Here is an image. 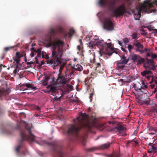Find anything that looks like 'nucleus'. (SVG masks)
I'll list each match as a JSON object with an SVG mask.
<instances>
[{"label":"nucleus","mask_w":157,"mask_h":157,"mask_svg":"<svg viewBox=\"0 0 157 157\" xmlns=\"http://www.w3.org/2000/svg\"><path fill=\"white\" fill-rule=\"evenodd\" d=\"M49 45L52 48V56L53 59L49 60L48 63L53 64L54 67L59 66V73L62 74V70L64 67L65 63L64 60L61 59L63 52V48L64 45L63 41L59 39H55L50 41Z\"/></svg>","instance_id":"nucleus-1"},{"label":"nucleus","mask_w":157,"mask_h":157,"mask_svg":"<svg viewBox=\"0 0 157 157\" xmlns=\"http://www.w3.org/2000/svg\"><path fill=\"white\" fill-rule=\"evenodd\" d=\"M75 125L72 124L68 127L67 133L69 136L78 138L79 133L82 129L86 132H90L94 124L91 122L88 115L85 113H81L76 119H74Z\"/></svg>","instance_id":"nucleus-2"},{"label":"nucleus","mask_w":157,"mask_h":157,"mask_svg":"<svg viewBox=\"0 0 157 157\" xmlns=\"http://www.w3.org/2000/svg\"><path fill=\"white\" fill-rule=\"evenodd\" d=\"M135 0H124L123 3L117 8L115 9L116 5L115 0L108 2L107 4L108 10L112 11L116 17L122 16L125 13H128L127 10H130L134 6Z\"/></svg>","instance_id":"nucleus-3"},{"label":"nucleus","mask_w":157,"mask_h":157,"mask_svg":"<svg viewBox=\"0 0 157 157\" xmlns=\"http://www.w3.org/2000/svg\"><path fill=\"white\" fill-rule=\"evenodd\" d=\"M25 130H22L20 132V136L21 140L20 141L19 144L15 148V151L17 154L18 155L19 153V149L23 146L22 142L25 140L28 141H35L39 144V143L35 140V136L32 134L30 127L28 125L25 126Z\"/></svg>","instance_id":"nucleus-4"},{"label":"nucleus","mask_w":157,"mask_h":157,"mask_svg":"<svg viewBox=\"0 0 157 157\" xmlns=\"http://www.w3.org/2000/svg\"><path fill=\"white\" fill-rule=\"evenodd\" d=\"M67 77L66 71L65 72L64 74L63 75H62V74H58L56 82L52 81L50 82L47 88L49 89L50 91L52 92H55L57 90V87L59 86V85H63L68 82L69 80Z\"/></svg>","instance_id":"nucleus-5"},{"label":"nucleus","mask_w":157,"mask_h":157,"mask_svg":"<svg viewBox=\"0 0 157 157\" xmlns=\"http://www.w3.org/2000/svg\"><path fill=\"white\" fill-rule=\"evenodd\" d=\"M153 5L152 3H150L148 0H145L144 4L140 6L139 9H136V11L133 12L135 16V19L136 20H139L141 16V13L143 12L148 13H151L153 10L151 8L153 7Z\"/></svg>","instance_id":"nucleus-6"},{"label":"nucleus","mask_w":157,"mask_h":157,"mask_svg":"<svg viewBox=\"0 0 157 157\" xmlns=\"http://www.w3.org/2000/svg\"><path fill=\"white\" fill-rule=\"evenodd\" d=\"M95 44L99 48V52L101 56H102V53H106L108 49H110L111 48V43L105 42L103 40H98L95 42Z\"/></svg>","instance_id":"nucleus-7"},{"label":"nucleus","mask_w":157,"mask_h":157,"mask_svg":"<svg viewBox=\"0 0 157 157\" xmlns=\"http://www.w3.org/2000/svg\"><path fill=\"white\" fill-rule=\"evenodd\" d=\"M103 27L108 31H112L114 29L113 23L110 17H105L104 18Z\"/></svg>","instance_id":"nucleus-8"},{"label":"nucleus","mask_w":157,"mask_h":157,"mask_svg":"<svg viewBox=\"0 0 157 157\" xmlns=\"http://www.w3.org/2000/svg\"><path fill=\"white\" fill-rule=\"evenodd\" d=\"M144 63V67L146 69H148L149 70H155V64L156 63L155 62L153 59H150L146 58L145 59Z\"/></svg>","instance_id":"nucleus-9"},{"label":"nucleus","mask_w":157,"mask_h":157,"mask_svg":"<svg viewBox=\"0 0 157 157\" xmlns=\"http://www.w3.org/2000/svg\"><path fill=\"white\" fill-rule=\"evenodd\" d=\"M132 59L134 62H136L137 65H140L145 61V59L139 55L134 54L132 56Z\"/></svg>","instance_id":"nucleus-10"},{"label":"nucleus","mask_w":157,"mask_h":157,"mask_svg":"<svg viewBox=\"0 0 157 157\" xmlns=\"http://www.w3.org/2000/svg\"><path fill=\"white\" fill-rule=\"evenodd\" d=\"M125 129V128L121 124H118L112 129V130L116 132L120 133Z\"/></svg>","instance_id":"nucleus-11"},{"label":"nucleus","mask_w":157,"mask_h":157,"mask_svg":"<svg viewBox=\"0 0 157 157\" xmlns=\"http://www.w3.org/2000/svg\"><path fill=\"white\" fill-rule=\"evenodd\" d=\"M127 63V61H118L117 63V69L120 70L123 69L124 67V64Z\"/></svg>","instance_id":"nucleus-12"},{"label":"nucleus","mask_w":157,"mask_h":157,"mask_svg":"<svg viewBox=\"0 0 157 157\" xmlns=\"http://www.w3.org/2000/svg\"><path fill=\"white\" fill-rule=\"evenodd\" d=\"M134 42L133 43V45L134 47H135L136 48H135L136 51H137L138 49H143L144 48L143 45L138 41L137 40H134Z\"/></svg>","instance_id":"nucleus-13"},{"label":"nucleus","mask_w":157,"mask_h":157,"mask_svg":"<svg viewBox=\"0 0 157 157\" xmlns=\"http://www.w3.org/2000/svg\"><path fill=\"white\" fill-rule=\"evenodd\" d=\"M75 33V31L73 29H71L70 30L69 33H65L64 35V37L65 39H66L67 36L69 35V37L71 38Z\"/></svg>","instance_id":"nucleus-14"},{"label":"nucleus","mask_w":157,"mask_h":157,"mask_svg":"<svg viewBox=\"0 0 157 157\" xmlns=\"http://www.w3.org/2000/svg\"><path fill=\"white\" fill-rule=\"evenodd\" d=\"M21 86H25L27 88H30L33 90H36L37 89V88L36 87L34 86L32 84L29 83L23 84L21 85Z\"/></svg>","instance_id":"nucleus-15"},{"label":"nucleus","mask_w":157,"mask_h":157,"mask_svg":"<svg viewBox=\"0 0 157 157\" xmlns=\"http://www.w3.org/2000/svg\"><path fill=\"white\" fill-rule=\"evenodd\" d=\"M147 128L150 131H152L153 132H152L151 133H149L150 134H152L154 135L155 134V135H157V131L156 128H155L154 127H151L148 125L147 126Z\"/></svg>","instance_id":"nucleus-16"},{"label":"nucleus","mask_w":157,"mask_h":157,"mask_svg":"<svg viewBox=\"0 0 157 157\" xmlns=\"http://www.w3.org/2000/svg\"><path fill=\"white\" fill-rule=\"evenodd\" d=\"M74 68L75 70L79 71H81L83 70V67L79 64H77L76 65H75Z\"/></svg>","instance_id":"nucleus-17"},{"label":"nucleus","mask_w":157,"mask_h":157,"mask_svg":"<svg viewBox=\"0 0 157 157\" xmlns=\"http://www.w3.org/2000/svg\"><path fill=\"white\" fill-rule=\"evenodd\" d=\"M110 144V143L102 144L99 147V148L101 149H103L107 148L109 147Z\"/></svg>","instance_id":"nucleus-18"},{"label":"nucleus","mask_w":157,"mask_h":157,"mask_svg":"<svg viewBox=\"0 0 157 157\" xmlns=\"http://www.w3.org/2000/svg\"><path fill=\"white\" fill-rule=\"evenodd\" d=\"M107 0H99L98 4L102 7L105 6L106 4Z\"/></svg>","instance_id":"nucleus-19"},{"label":"nucleus","mask_w":157,"mask_h":157,"mask_svg":"<svg viewBox=\"0 0 157 157\" xmlns=\"http://www.w3.org/2000/svg\"><path fill=\"white\" fill-rule=\"evenodd\" d=\"M151 73H152L151 71L145 70L141 72V75L143 76L146 77L147 75H148L149 74Z\"/></svg>","instance_id":"nucleus-20"},{"label":"nucleus","mask_w":157,"mask_h":157,"mask_svg":"<svg viewBox=\"0 0 157 157\" xmlns=\"http://www.w3.org/2000/svg\"><path fill=\"white\" fill-rule=\"evenodd\" d=\"M95 42L93 41H91L89 42L88 44V46L90 48H94V47L96 46V45L95 44Z\"/></svg>","instance_id":"nucleus-21"},{"label":"nucleus","mask_w":157,"mask_h":157,"mask_svg":"<svg viewBox=\"0 0 157 157\" xmlns=\"http://www.w3.org/2000/svg\"><path fill=\"white\" fill-rule=\"evenodd\" d=\"M67 88L66 89V91L67 92H69L71 90H72L73 89V87L71 85H70L69 84H67Z\"/></svg>","instance_id":"nucleus-22"},{"label":"nucleus","mask_w":157,"mask_h":157,"mask_svg":"<svg viewBox=\"0 0 157 157\" xmlns=\"http://www.w3.org/2000/svg\"><path fill=\"white\" fill-rule=\"evenodd\" d=\"M127 48L129 52L130 53H131L132 52V49H135L134 46H133V44L131 45L130 44L128 45L127 47Z\"/></svg>","instance_id":"nucleus-23"},{"label":"nucleus","mask_w":157,"mask_h":157,"mask_svg":"<svg viewBox=\"0 0 157 157\" xmlns=\"http://www.w3.org/2000/svg\"><path fill=\"white\" fill-rule=\"evenodd\" d=\"M143 104L146 105H149L150 103V100L149 98H147L143 102Z\"/></svg>","instance_id":"nucleus-24"},{"label":"nucleus","mask_w":157,"mask_h":157,"mask_svg":"<svg viewBox=\"0 0 157 157\" xmlns=\"http://www.w3.org/2000/svg\"><path fill=\"white\" fill-rule=\"evenodd\" d=\"M96 149V147H93L89 149H86L85 150L87 152H91L94 151Z\"/></svg>","instance_id":"nucleus-25"},{"label":"nucleus","mask_w":157,"mask_h":157,"mask_svg":"<svg viewBox=\"0 0 157 157\" xmlns=\"http://www.w3.org/2000/svg\"><path fill=\"white\" fill-rule=\"evenodd\" d=\"M149 145L150 146H151L152 148H151L149 149L148 152L149 153H151L154 151H155L154 150V144L152 143H150Z\"/></svg>","instance_id":"nucleus-26"},{"label":"nucleus","mask_w":157,"mask_h":157,"mask_svg":"<svg viewBox=\"0 0 157 157\" xmlns=\"http://www.w3.org/2000/svg\"><path fill=\"white\" fill-rule=\"evenodd\" d=\"M107 157H119V155L117 153H113L108 155Z\"/></svg>","instance_id":"nucleus-27"},{"label":"nucleus","mask_w":157,"mask_h":157,"mask_svg":"<svg viewBox=\"0 0 157 157\" xmlns=\"http://www.w3.org/2000/svg\"><path fill=\"white\" fill-rule=\"evenodd\" d=\"M14 62H16L17 64H20V59L14 57L13 58Z\"/></svg>","instance_id":"nucleus-28"},{"label":"nucleus","mask_w":157,"mask_h":157,"mask_svg":"<svg viewBox=\"0 0 157 157\" xmlns=\"http://www.w3.org/2000/svg\"><path fill=\"white\" fill-rule=\"evenodd\" d=\"M132 77H127L125 78L124 79L125 80L124 82H129L132 81L131 78Z\"/></svg>","instance_id":"nucleus-29"},{"label":"nucleus","mask_w":157,"mask_h":157,"mask_svg":"<svg viewBox=\"0 0 157 157\" xmlns=\"http://www.w3.org/2000/svg\"><path fill=\"white\" fill-rule=\"evenodd\" d=\"M75 70L74 69V67H72L71 69V71L70 73V77H71V78H72L74 77V72L75 71Z\"/></svg>","instance_id":"nucleus-30"},{"label":"nucleus","mask_w":157,"mask_h":157,"mask_svg":"<svg viewBox=\"0 0 157 157\" xmlns=\"http://www.w3.org/2000/svg\"><path fill=\"white\" fill-rule=\"evenodd\" d=\"M142 83L144 85V87H141V88L139 89V90H140L141 91L143 92V90H144V88H147V86L145 85L144 82L142 81Z\"/></svg>","instance_id":"nucleus-31"},{"label":"nucleus","mask_w":157,"mask_h":157,"mask_svg":"<svg viewBox=\"0 0 157 157\" xmlns=\"http://www.w3.org/2000/svg\"><path fill=\"white\" fill-rule=\"evenodd\" d=\"M22 56L23 55L22 54H21L20 52H17L16 53L15 57L20 59Z\"/></svg>","instance_id":"nucleus-32"},{"label":"nucleus","mask_w":157,"mask_h":157,"mask_svg":"<svg viewBox=\"0 0 157 157\" xmlns=\"http://www.w3.org/2000/svg\"><path fill=\"white\" fill-rule=\"evenodd\" d=\"M55 30L53 29H51L50 30V33L51 35L52 36H53L56 33Z\"/></svg>","instance_id":"nucleus-33"},{"label":"nucleus","mask_w":157,"mask_h":157,"mask_svg":"<svg viewBox=\"0 0 157 157\" xmlns=\"http://www.w3.org/2000/svg\"><path fill=\"white\" fill-rule=\"evenodd\" d=\"M49 79V78L48 76L44 77L43 79V81L46 84L47 83V81Z\"/></svg>","instance_id":"nucleus-34"},{"label":"nucleus","mask_w":157,"mask_h":157,"mask_svg":"<svg viewBox=\"0 0 157 157\" xmlns=\"http://www.w3.org/2000/svg\"><path fill=\"white\" fill-rule=\"evenodd\" d=\"M121 58L122 59V60L121 61H127V63L128 61V59H126V57H125L123 55L121 57Z\"/></svg>","instance_id":"nucleus-35"},{"label":"nucleus","mask_w":157,"mask_h":157,"mask_svg":"<svg viewBox=\"0 0 157 157\" xmlns=\"http://www.w3.org/2000/svg\"><path fill=\"white\" fill-rule=\"evenodd\" d=\"M131 36L132 38L133 39H136L137 38V35L136 33H133L132 35Z\"/></svg>","instance_id":"nucleus-36"},{"label":"nucleus","mask_w":157,"mask_h":157,"mask_svg":"<svg viewBox=\"0 0 157 157\" xmlns=\"http://www.w3.org/2000/svg\"><path fill=\"white\" fill-rule=\"evenodd\" d=\"M141 31L142 32V33H141V34L143 35V36H146L147 35V32H146L145 30H144V29L142 30Z\"/></svg>","instance_id":"nucleus-37"},{"label":"nucleus","mask_w":157,"mask_h":157,"mask_svg":"<svg viewBox=\"0 0 157 157\" xmlns=\"http://www.w3.org/2000/svg\"><path fill=\"white\" fill-rule=\"evenodd\" d=\"M13 48V46L12 47H9L5 48V50L6 52H7L10 49H12Z\"/></svg>","instance_id":"nucleus-38"},{"label":"nucleus","mask_w":157,"mask_h":157,"mask_svg":"<svg viewBox=\"0 0 157 157\" xmlns=\"http://www.w3.org/2000/svg\"><path fill=\"white\" fill-rule=\"evenodd\" d=\"M123 40L126 44L128 43L129 42V41L127 38H124L123 39Z\"/></svg>","instance_id":"nucleus-39"},{"label":"nucleus","mask_w":157,"mask_h":157,"mask_svg":"<svg viewBox=\"0 0 157 157\" xmlns=\"http://www.w3.org/2000/svg\"><path fill=\"white\" fill-rule=\"evenodd\" d=\"M26 63H27L28 67H31V64H33V62H26Z\"/></svg>","instance_id":"nucleus-40"},{"label":"nucleus","mask_w":157,"mask_h":157,"mask_svg":"<svg viewBox=\"0 0 157 157\" xmlns=\"http://www.w3.org/2000/svg\"><path fill=\"white\" fill-rule=\"evenodd\" d=\"M151 56L152 58H156L157 57V55L155 54L151 53Z\"/></svg>","instance_id":"nucleus-41"},{"label":"nucleus","mask_w":157,"mask_h":157,"mask_svg":"<svg viewBox=\"0 0 157 157\" xmlns=\"http://www.w3.org/2000/svg\"><path fill=\"white\" fill-rule=\"evenodd\" d=\"M142 49H138L137 51L140 52L141 54L143 53L144 52V50H142Z\"/></svg>","instance_id":"nucleus-42"},{"label":"nucleus","mask_w":157,"mask_h":157,"mask_svg":"<svg viewBox=\"0 0 157 157\" xmlns=\"http://www.w3.org/2000/svg\"><path fill=\"white\" fill-rule=\"evenodd\" d=\"M36 54V53L35 52H31V53L30 54V56L32 57H33Z\"/></svg>","instance_id":"nucleus-43"},{"label":"nucleus","mask_w":157,"mask_h":157,"mask_svg":"<svg viewBox=\"0 0 157 157\" xmlns=\"http://www.w3.org/2000/svg\"><path fill=\"white\" fill-rule=\"evenodd\" d=\"M5 93V92L2 91V90H0V97H1L2 95H4Z\"/></svg>","instance_id":"nucleus-44"},{"label":"nucleus","mask_w":157,"mask_h":157,"mask_svg":"<svg viewBox=\"0 0 157 157\" xmlns=\"http://www.w3.org/2000/svg\"><path fill=\"white\" fill-rule=\"evenodd\" d=\"M151 50V48H146L144 49V52H150Z\"/></svg>","instance_id":"nucleus-45"},{"label":"nucleus","mask_w":157,"mask_h":157,"mask_svg":"<svg viewBox=\"0 0 157 157\" xmlns=\"http://www.w3.org/2000/svg\"><path fill=\"white\" fill-rule=\"evenodd\" d=\"M46 54V53L44 52H41V56L43 58H44L45 57V55Z\"/></svg>","instance_id":"nucleus-46"},{"label":"nucleus","mask_w":157,"mask_h":157,"mask_svg":"<svg viewBox=\"0 0 157 157\" xmlns=\"http://www.w3.org/2000/svg\"><path fill=\"white\" fill-rule=\"evenodd\" d=\"M36 53H41V52L40 49H38L36 50L35 52Z\"/></svg>","instance_id":"nucleus-47"},{"label":"nucleus","mask_w":157,"mask_h":157,"mask_svg":"<svg viewBox=\"0 0 157 157\" xmlns=\"http://www.w3.org/2000/svg\"><path fill=\"white\" fill-rule=\"evenodd\" d=\"M41 56V52L37 53V56L38 57H40Z\"/></svg>","instance_id":"nucleus-48"},{"label":"nucleus","mask_w":157,"mask_h":157,"mask_svg":"<svg viewBox=\"0 0 157 157\" xmlns=\"http://www.w3.org/2000/svg\"><path fill=\"white\" fill-rule=\"evenodd\" d=\"M156 78H157V80H156V79L153 80V78H152V81H154V82L155 83V84L156 85H157V77Z\"/></svg>","instance_id":"nucleus-49"},{"label":"nucleus","mask_w":157,"mask_h":157,"mask_svg":"<svg viewBox=\"0 0 157 157\" xmlns=\"http://www.w3.org/2000/svg\"><path fill=\"white\" fill-rule=\"evenodd\" d=\"M121 49L123 52H125L126 53L127 52V51L124 48H123L122 47H121Z\"/></svg>","instance_id":"nucleus-50"},{"label":"nucleus","mask_w":157,"mask_h":157,"mask_svg":"<svg viewBox=\"0 0 157 157\" xmlns=\"http://www.w3.org/2000/svg\"><path fill=\"white\" fill-rule=\"evenodd\" d=\"M97 67H101V64L100 63H96Z\"/></svg>","instance_id":"nucleus-51"},{"label":"nucleus","mask_w":157,"mask_h":157,"mask_svg":"<svg viewBox=\"0 0 157 157\" xmlns=\"http://www.w3.org/2000/svg\"><path fill=\"white\" fill-rule=\"evenodd\" d=\"M93 96V94H90V96L89 97V98L90 100V101H91L92 100V99L91 98H92V97Z\"/></svg>","instance_id":"nucleus-52"},{"label":"nucleus","mask_w":157,"mask_h":157,"mask_svg":"<svg viewBox=\"0 0 157 157\" xmlns=\"http://www.w3.org/2000/svg\"><path fill=\"white\" fill-rule=\"evenodd\" d=\"M35 61H36V64H39V62L37 58V57L35 58Z\"/></svg>","instance_id":"nucleus-53"},{"label":"nucleus","mask_w":157,"mask_h":157,"mask_svg":"<svg viewBox=\"0 0 157 157\" xmlns=\"http://www.w3.org/2000/svg\"><path fill=\"white\" fill-rule=\"evenodd\" d=\"M146 56L147 57H149L151 56V54L150 52H147V53Z\"/></svg>","instance_id":"nucleus-54"},{"label":"nucleus","mask_w":157,"mask_h":157,"mask_svg":"<svg viewBox=\"0 0 157 157\" xmlns=\"http://www.w3.org/2000/svg\"><path fill=\"white\" fill-rule=\"evenodd\" d=\"M31 50L33 51V52H35L36 51V50L35 48H31Z\"/></svg>","instance_id":"nucleus-55"},{"label":"nucleus","mask_w":157,"mask_h":157,"mask_svg":"<svg viewBox=\"0 0 157 157\" xmlns=\"http://www.w3.org/2000/svg\"><path fill=\"white\" fill-rule=\"evenodd\" d=\"M146 78H147V79H149L151 77V76L149 75H147L146 77Z\"/></svg>","instance_id":"nucleus-56"},{"label":"nucleus","mask_w":157,"mask_h":157,"mask_svg":"<svg viewBox=\"0 0 157 157\" xmlns=\"http://www.w3.org/2000/svg\"><path fill=\"white\" fill-rule=\"evenodd\" d=\"M154 4L157 6V0H154Z\"/></svg>","instance_id":"nucleus-57"},{"label":"nucleus","mask_w":157,"mask_h":157,"mask_svg":"<svg viewBox=\"0 0 157 157\" xmlns=\"http://www.w3.org/2000/svg\"><path fill=\"white\" fill-rule=\"evenodd\" d=\"M17 68H15V70L13 71V73L15 74H16L17 72Z\"/></svg>","instance_id":"nucleus-58"},{"label":"nucleus","mask_w":157,"mask_h":157,"mask_svg":"<svg viewBox=\"0 0 157 157\" xmlns=\"http://www.w3.org/2000/svg\"><path fill=\"white\" fill-rule=\"evenodd\" d=\"M77 47V48L78 49V50L79 51H80V49H81V47H80V46L79 45H78Z\"/></svg>","instance_id":"nucleus-59"},{"label":"nucleus","mask_w":157,"mask_h":157,"mask_svg":"<svg viewBox=\"0 0 157 157\" xmlns=\"http://www.w3.org/2000/svg\"><path fill=\"white\" fill-rule=\"evenodd\" d=\"M153 149H154V151H156L157 150V145L156 147H155L154 146V148Z\"/></svg>","instance_id":"nucleus-60"},{"label":"nucleus","mask_w":157,"mask_h":157,"mask_svg":"<svg viewBox=\"0 0 157 157\" xmlns=\"http://www.w3.org/2000/svg\"><path fill=\"white\" fill-rule=\"evenodd\" d=\"M118 44L122 46V43H121L120 41H118Z\"/></svg>","instance_id":"nucleus-61"},{"label":"nucleus","mask_w":157,"mask_h":157,"mask_svg":"<svg viewBox=\"0 0 157 157\" xmlns=\"http://www.w3.org/2000/svg\"><path fill=\"white\" fill-rule=\"evenodd\" d=\"M79 41L80 43V44L81 45L82 44V40L81 39L79 40Z\"/></svg>","instance_id":"nucleus-62"},{"label":"nucleus","mask_w":157,"mask_h":157,"mask_svg":"<svg viewBox=\"0 0 157 157\" xmlns=\"http://www.w3.org/2000/svg\"><path fill=\"white\" fill-rule=\"evenodd\" d=\"M157 92V90L156 89H155V90L152 92L153 93H155L156 92Z\"/></svg>","instance_id":"nucleus-63"},{"label":"nucleus","mask_w":157,"mask_h":157,"mask_svg":"<svg viewBox=\"0 0 157 157\" xmlns=\"http://www.w3.org/2000/svg\"><path fill=\"white\" fill-rule=\"evenodd\" d=\"M109 123L110 124H115V122H112L111 121H109Z\"/></svg>","instance_id":"nucleus-64"}]
</instances>
